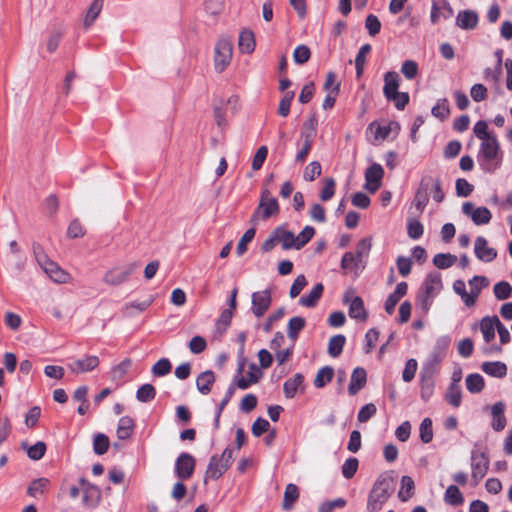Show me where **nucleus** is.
Listing matches in <instances>:
<instances>
[{
	"instance_id": "nucleus-51",
	"label": "nucleus",
	"mask_w": 512,
	"mask_h": 512,
	"mask_svg": "<svg viewBox=\"0 0 512 512\" xmlns=\"http://www.w3.org/2000/svg\"><path fill=\"white\" fill-rule=\"evenodd\" d=\"M321 164L318 161L309 163L303 173V178L306 181H314L318 176L321 175Z\"/></svg>"
},
{
	"instance_id": "nucleus-59",
	"label": "nucleus",
	"mask_w": 512,
	"mask_h": 512,
	"mask_svg": "<svg viewBox=\"0 0 512 512\" xmlns=\"http://www.w3.org/2000/svg\"><path fill=\"white\" fill-rule=\"evenodd\" d=\"M315 230L311 226H306L298 236H295L296 249H300L314 236Z\"/></svg>"
},
{
	"instance_id": "nucleus-27",
	"label": "nucleus",
	"mask_w": 512,
	"mask_h": 512,
	"mask_svg": "<svg viewBox=\"0 0 512 512\" xmlns=\"http://www.w3.org/2000/svg\"><path fill=\"white\" fill-rule=\"evenodd\" d=\"M323 289L324 287L321 283L316 284L308 295L302 296L299 299V304L304 307H314L321 298Z\"/></svg>"
},
{
	"instance_id": "nucleus-38",
	"label": "nucleus",
	"mask_w": 512,
	"mask_h": 512,
	"mask_svg": "<svg viewBox=\"0 0 512 512\" xmlns=\"http://www.w3.org/2000/svg\"><path fill=\"white\" fill-rule=\"evenodd\" d=\"M334 375V369L330 366H325L321 368L314 379V385L317 388L324 387L327 383H329Z\"/></svg>"
},
{
	"instance_id": "nucleus-56",
	"label": "nucleus",
	"mask_w": 512,
	"mask_h": 512,
	"mask_svg": "<svg viewBox=\"0 0 512 512\" xmlns=\"http://www.w3.org/2000/svg\"><path fill=\"white\" fill-rule=\"evenodd\" d=\"M420 438L422 442L429 443L433 439L432 421L430 418H425L420 424Z\"/></svg>"
},
{
	"instance_id": "nucleus-60",
	"label": "nucleus",
	"mask_w": 512,
	"mask_h": 512,
	"mask_svg": "<svg viewBox=\"0 0 512 512\" xmlns=\"http://www.w3.org/2000/svg\"><path fill=\"white\" fill-rule=\"evenodd\" d=\"M401 73L409 80L414 79L418 74L417 63L413 60L404 61L401 67Z\"/></svg>"
},
{
	"instance_id": "nucleus-32",
	"label": "nucleus",
	"mask_w": 512,
	"mask_h": 512,
	"mask_svg": "<svg viewBox=\"0 0 512 512\" xmlns=\"http://www.w3.org/2000/svg\"><path fill=\"white\" fill-rule=\"evenodd\" d=\"M424 181L426 182V186L428 187V191H431L433 194V199L441 203L444 200V192L441 187V182L438 178H433L431 176L424 177Z\"/></svg>"
},
{
	"instance_id": "nucleus-24",
	"label": "nucleus",
	"mask_w": 512,
	"mask_h": 512,
	"mask_svg": "<svg viewBox=\"0 0 512 512\" xmlns=\"http://www.w3.org/2000/svg\"><path fill=\"white\" fill-rule=\"evenodd\" d=\"M203 11L205 15L212 19H217L224 10V0H203Z\"/></svg>"
},
{
	"instance_id": "nucleus-33",
	"label": "nucleus",
	"mask_w": 512,
	"mask_h": 512,
	"mask_svg": "<svg viewBox=\"0 0 512 512\" xmlns=\"http://www.w3.org/2000/svg\"><path fill=\"white\" fill-rule=\"evenodd\" d=\"M414 480L410 476H402L401 487L398 492V497L401 501L406 502L414 494Z\"/></svg>"
},
{
	"instance_id": "nucleus-46",
	"label": "nucleus",
	"mask_w": 512,
	"mask_h": 512,
	"mask_svg": "<svg viewBox=\"0 0 512 512\" xmlns=\"http://www.w3.org/2000/svg\"><path fill=\"white\" fill-rule=\"evenodd\" d=\"M491 217L492 215L488 208L478 207L473 212L471 219L476 225H483L488 224L491 220Z\"/></svg>"
},
{
	"instance_id": "nucleus-26",
	"label": "nucleus",
	"mask_w": 512,
	"mask_h": 512,
	"mask_svg": "<svg viewBox=\"0 0 512 512\" xmlns=\"http://www.w3.org/2000/svg\"><path fill=\"white\" fill-rule=\"evenodd\" d=\"M238 45L242 53H252L255 49L254 33L248 29L241 31Z\"/></svg>"
},
{
	"instance_id": "nucleus-1",
	"label": "nucleus",
	"mask_w": 512,
	"mask_h": 512,
	"mask_svg": "<svg viewBox=\"0 0 512 512\" xmlns=\"http://www.w3.org/2000/svg\"><path fill=\"white\" fill-rule=\"evenodd\" d=\"M280 207L278 200L272 196L268 188H263L260 195L259 204L251 216L250 223L257 225L259 221H265L279 214Z\"/></svg>"
},
{
	"instance_id": "nucleus-19",
	"label": "nucleus",
	"mask_w": 512,
	"mask_h": 512,
	"mask_svg": "<svg viewBox=\"0 0 512 512\" xmlns=\"http://www.w3.org/2000/svg\"><path fill=\"white\" fill-rule=\"evenodd\" d=\"M135 423L134 420L129 416H123L119 419L117 425V437L121 440H127L131 438L134 433Z\"/></svg>"
},
{
	"instance_id": "nucleus-37",
	"label": "nucleus",
	"mask_w": 512,
	"mask_h": 512,
	"mask_svg": "<svg viewBox=\"0 0 512 512\" xmlns=\"http://www.w3.org/2000/svg\"><path fill=\"white\" fill-rule=\"evenodd\" d=\"M103 7V0H94L92 4L90 5L85 19H84V26L86 28L90 27L93 22L96 20L98 15L100 14Z\"/></svg>"
},
{
	"instance_id": "nucleus-44",
	"label": "nucleus",
	"mask_w": 512,
	"mask_h": 512,
	"mask_svg": "<svg viewBox=\"0 0 512 512\" xmlns=\"http://www.w3.org/2000/svg\"><path fill=\"white\" fill-rule=\"evenodd\" d=\"M457 260V257L452 254L439 253L433 258L434 265L439 269H446L451 267Z\"/></svg>"
},
{
	"instance_id": "nucleus-36",
	"label": "nucleus",
	"mask_w": 512,
	"mask_h": 512,
	"mask_svg": "<svg viewBox=\"0 0 512 512\" xmlns=\"http://www.w3.org/2000/svg\"><path fill=\"white\" fill-rule=\"evenodd\" d=\"M346 338L344 335L338 334L330 338L328 343V353L332 357H338L343 350Z\"/></svg>"
},
{
	"instance_id": "nucleus-2",
	"label": "nucleus",
	"mask_w": 512,
	"mask_h": 512,
	"mask_svg": "<svg viewBox=\"0 0 512 512\" xmlns=\"http://www.w3.org/2000/svg\"><path fill=\"white\" fill-rule=\"evenodd\" d=\"M233 55V44L228 37H220L214 47V69L222 73L231 63Z\"/></svg>"
},
{
	"instance_id": "nucleus-55",
	"label": "nucleus",
	"mask_w": 512,
	"mask_h": 512,
	"mask_svg": "<svg viewBox=\"0 0 512 512\" xmlns=\"http://www.w3.org/2000/svg\"><path fill=\"white\" fill-rule=\"evenodd\" d=\"M267 155H268V148L266 146H260L253 159H252V164H251V167L254 171H258L262 168L266 158H267Z\"/></svg>"
},
{
	"instance_id": "nucleus-15",
	"label": "nucleus",
	"mask_w": 512,
	"mask_h": 512,
	"mask_svg": "<svg viewBox=\"0 0 512 512\" xmlns=\"http://www.w3.org/2000/svg\"><path fill=\"white\" fill-rule=\"evenodd\" d=\"M500 320L497 316L484 317L480 322V329L483 334L484 340L489 343L495 337V330L498 329Z\"/></svg>"
},
{
	"instance_id": "nucleus-31",
	"label": "nucleus",
	"mask_w": 512,
	"mask_h": 512,
	"mask_svg": "<svg viewBox=\"0 0 512 512\" xmlns=\"http://www.w3.org/2000/svg\"><path fill=\"white\" fill-rule=\"evenodd\" d=\"M215 381V377L212 371L202 372L196 380L198 390L202 394H208L211 391L212 384Z\"/></svg>"
},
{
	"instance_id": "nucleus-42",
	"label": "nucleus",
	"mask_w": 512,
	"mask_h": 512,
	"mask_svg": "<svg viewBox=\"0 0 512 512\" xmlns=\"http://www.w3.org/2000/svg\"><path fill=\"white\" fill-rule=\"evenodd\" d=\"M484 385V379L480 374H470L466 378V387L471 393L481 392Z\"/></svg>"
},
{
	"instance_id": "nucleus-20",
	"label": "nucleus",
	"mask_w": 512,
	"mask_h": 512,
	"mask_svg": "<svg viewBox=\"0 0 512 512\" xmlns=\"http://www.w3.org/2000/svg\"><path fill=\"white\" fill-rule=\"evenodd\" d=\"M366 384V371L357 367L354 369L351 375L350 384L348 391L351 395L357 394Z\"/></svg>"
},
{
	"instance_id": "nucleus-29",
	"label": "nucleus",
	"mask_w": 512,
	"mask_h": 512,
	"mask_svg": "<svg viewBox=\"0 0 512 512\" xmlns=\"http://www.w3.org/2000/svg\"><path fill=\"white\" fill-rule=\"evenodd\" d=\"M274 231L279 243L282 244L283 249H296V239L294 233L287 231L282 227H277Z\"/></svg>"
},
{
	"instance_id": "nucleus-45",
	"label": "nucleus",
	"mask_w": 512,
	"mask_h": 512,
	"mask_svg": "<svg viewBox=\"0 0 512 512\" xmlns=\"http://www.w3.org/2000/svg\"><path fill=\"white\" fill-rule=\"evenodd\" d=\"M156 396V389L151 384H144L140 386L136 392V398L140 402H148Z\"/></svg>"
},
{
	"instance_id": "nucleus-57",
	"label": "nucleus",
	"mask_w": 512,
	"mask_h": 512,
	"mask_svg": "<svg viewBox=\"0 0 512 512\" xmlns=\"http://www.w3.org/2000/svg\"><path fill=\"white\" fill-rule=\"evenodd\" d=\"M45 452L46 444L42 441H38L27 449L28 457L35 461L40 460L44 456Z\"/></svg>"
},
{
	"instance_id": "nucleus-12",
	"label": "nucleus",
	"mask_w": 512,
	"mask_h": 512,
	"mask_svg": "<svg viewBox=\"0 0 512 512\" xmlns=\"http://www.w3.org/2000/svg\"><path fill=\"white\" fill-rule=\"evenodd\" d=\"M38 262L43 267L45 273L55 282L57 283H65L68 279V274L62 270L55 262L44 259L42 261L38 258Z\"/></svg>"
},
{
	"instance_id": "nucleus-48",
	"label": "nucleus",
	"mask_w": 512,
	"mask_h": 512,
	"mask_svg": "<svg viewBox=\"0 0 512 512\" xmlns=\"http://www.w3.org/2000/svg\"><path fill=\"white\" fill-rule=\"evenodd\" d=\"M151 302H152L151 300H145L142 302L128 303L124 306L123 313L126 316H133L137 312H142V311L146 310L150 306Z\"/></svg>"
},
{
	"instance_id": "nucleus-9",
	"label": "nucleus",
	"mask_w": 512,
	"mask_h": 512,
	"mask_svg": "<svg viewBox=\"0 0 512 512\" xmlns=\"http://www.w3.org/2000/svg\"><path fill=\"white\" fill-rule=\"evenodd\" d=\"M271 293L269 290H262L252 294V311L256 317H262L271 305Z\"/></svg>"
},
{
	"instance_id": "nucleus-50",
	"label": "nucleus",
	"mask_w": 512,
	"mask_h": 512,
	"mask_svg": "<svg viewBox=\"0 0 512 512\" xmlns=\"http://www.w3.org/2000/svg\"><path fill=\"white\" fill-rule=\"evenodd\" d=\"M453 290L455 291L456 294H458L461 297V299L463 300L467 307L473 306V299L472 297L468 296V292L466 291V285L463 280H456L453 283Z\"/></svg>"
},
{
	"instance_id": "nucleus-58",
	"label": "nucleus",
	"mask_w": 512,
	"mask_h": 512,
	"mask_svg": "<svg viewBox=\"0 0 512 512\" xmlns=\"http://www.w3.org/2000/svg\"><path fill=\"white\" fill-rule=\"evenodd\" d=\"M255 236V229H248L238 242L236 251L239 256L243 255L247 251V244L252 241Z\"/></svg>"
},
{
	"instance_id": "nucleus-39",
	"label": "nucleus",
	"mask_w": 512,
	"mask_h": 512,
	"mask_svg": "<svg viewBox=\"0 0 512 512\" xmlns=\"http://www.w3.org/2000/svg\"><path fill=\"white\" fill-rule=\"evenodd\" d=\"M445 501L450 505H461L464 502V498L459 488L455 485H450L445 492Z\"/></svg>"
},
{
	"instance_id": "nucleus-8",
	"label": "nucleus",
	"mask_w": 512,
	"mask_h": 512,
	"mask_svg": "<svg viewBox=\"0 0 512 512\" xmlns=\"http://www.w3.org/2000/svg\"><path fill=\"white\" fill-rule=\"evenodd\" d=\"M384 170L380 164H372L365 172V189L375 193L381 186Z\"/></svg>"
},
{
	"instance_id": "nucleus-41",
	"label": "nucleus",
	"mask_w": 512,
	"mask_h": 512,
	"mask_svg": "<svg viewBox=\"0 0 512 512\" xmlns=\"http://www.w3.org/2000/svg\"><path fill=\"white\" fill-rule=\"evenodd\" d=\"M132 366V361L130 359H124L121 363L114 366L111 369V379L113 381H119L124 378V376L128 373L129 369Z\"/></svg>"
},
{
	"instance_id": "nucleus-54",
	"label": "nucleus",
	"mask_w": 512,
	"mask_h": 512,
	"mask_svg": "<svg viewBox=\"0 0 512 512\" xmlns=\"http://www.w3.org/2000/svg\"><path fill=\"white\" fill-rule=\"evenodd\" d=\"M494 295L499 300H505L510 297L512 292L511 285L506 281L498 282L494 285Z\"/></svg>"
},
{
	"instance_id": "nucleus-6",
	"label": "nucleus",
	"mask_w": 512,
	"mask_h": 512,
	"mask_svg": "<svg viewBox=\"0 0 512 512\" xmlns=\"http://www.w3.org/2000/svg\"><path fill=\"white\" fill-rule=\"evenodd\" d=\"M472 478L477 485L489 469V458L485 452L473 451L471 455Z\"/></svg>"
},
{
	"instance_id": "nucleus-52",
	"label": "nucleus",
	"mask_w": 512,
	"mask_h": 512,
	"mask_svg": "<svg viewBox=\"0 0 512 512\" xmlns=\"http://www.w3.org/2000/svg\"><path fill=\"white\" fill-rule=\"evenodd\" d=\"M311 57V51L308 46L306 45H299L295 48L293 52V60L297 64H304L308 62V60Z\"/></svg>"
},
{
	"instance_id": "nucleus-5",
	"label": "nucleus",
	"mask_w": 512,
	"mask_h": 512,
	"mask_svg": "<svg viewBox=\"0 0 512 512\" xmlns=\"http://www.w3.org/2000/svg\"><path fill=\"white\" fill-rule=\"evenodd\" d=\"M345 304L349 305V316L356 320L365 322L368 318V313L365 309L363 300L354 294L352 290L345 292L343 296Z\"/></svg>"
},
{
	"instance_id": "nucleus-10",
	"label": "nucleus",
	"mask_w": 512,
	"mask_h": 512,
	"mask_svg": "<svg viewBox=\"0 0 512 512\" xmlns=\"http://www.w3.org/2000/svg\"><path fill=\"white\" fill-rule=\"evenodd\" d=\"M383 483L374 485L367 502V509L369 512H377L381 509L382 505L388 499L386 488H383Z\"/></svg>"
},
{
	"instance_id": "nucleus-13",
	"label": "nucleus",
	"mask_w": 512,
	"mask_h": 512,
	"mask_svg": "<svg viewBox=\"0 0 512 512\" xmlns=\"http://www.w3.org/2000/svg\"><path fill=\"white\" fill-rule=\"evenodd\" d=\"M99 365L97 356H87L83 359H77L67 366L72 373L80 374L94 370Z\"/></svg>"
},
{
	"instance_id": "nucleus-23",
	"label": "nucleus",
	"mask_w": 512,
	"mask_h": 512,
	"mask_svg": "<svg viewBox=\"0 0 512 512\" xmlns=\"http://www.w3.org/2000/svg\"><path fill=\"white\" fill-rule=\"evenodd\" d=\"M456 22L462 29H474L478 23V15L473 10L461 11L457 15Z\"/></svg>"
},
{
	"instance_id": "nucleus-25",
	"label": "nucleus",
	"mask_w": 512,
	"mask_h": 512,
	"mask_svg": "<svg viewBox=\"0 0 512 512\" xmlns=\"http://www.w3.org/2000/svg\"><path fill=\"white\" fill-rule=\"evenodd\" d=\"M468 284L470 287V292L468 293V296L472 297L474 306L482 289L486 288L489 285V280L485 276H474L472 279L469 280Z\"/></svg>"
},
{
	"instance_id": "nucleus-7",
	"label": "nucleus",
	"mask_w": 512,
	"mask_h": 512,
	"mask_svg": "<svg viewBox=\"0 0 512 512\" xmlns=\"http://www.w3.org/2000/svg\"><path fill=\"white\" fill-rule=\"evenodd\" d=\"M196 460L189 453H181L175 463V472L180 480L189 479L195 469Z\"/></svg>"
},
{
	"instance_id": "nucleus-11",
	"label": "nucleus",
	"mask_w": 512,
	"mask_h": 512,
	"mask_svg": "<svg viewBox=\"0 0 512 512\" xmlns=\"http://www.w3.org/2000/svg\"><path fill=\"white\" fill-rule=\"evenodd\" d=\"M487 240L479 236L475 240L474 252L476 257L484 262H491L497 257V251L494 248L488 247Z\"/></svg>"
},
{
	"instance_id": "nucleus-49",
	"label": "nucleus",
	"mask_w": 512,
	"mask_h": 512,
	"mask_svg": "<svg viewBox=\"0 0 512 512\" xmlns=\"http://www.w3.org/2000/svg\"><path fill=\"white\" fill-rule=\"evenodd\" d=\"M103 281L110 286H118L124 283L120 268L116 267L107 271L104 275Z\"/></svg>"
},
{
	"instance_id": "nucleus-43",
	"label": "nucleus",
	"mask_w": 512,
	"mask_h": 512,
	"mask_svg": "<svg viewBox=\"0 0 512 512\" xmlns=\"http://www.w3.org/2000/svg\"><path fill=\"white\" fill-rule=\"evenodd\" d=\"M371 46L369 44H364L358 51L355 65H356V74L357 77L360 78L364 71V66L366 62V55L370 52Z\"/></svg>"
},
{
	"instance_id": "nucleus-28",
	"label": "nucleus",
	"mask_w": 512,
	"mask_h": 512,
	"mask_svg": "<svg viewBox=\"0 0 512 512\" xmlns=\"http://www.w3.org/2000/svg\"><path fill=\"white\" fill-rule=\"evenodd\" d=\"M299 498V490L298 487L295 484H288L286 486L283 502H282V508L286 511L291 510L295 504V502Z\"/></svg>"
},
{
	"instance_id": "nucleus-3",
	"label": "nucleus",
	"mask_w": 512,
	"mask_h": 512,
	"mask_svg": "<svg viewBox=\"0 0 512 512\" xmlns=\"http://www.w3.org/2000/svg\"><path fill=\"white\" fill-rule=\"evenodd\" d=\"M232 460L233 451L230 448H226L221 456H212L205 472V482L207 479H219L230 467Z\"/></svg>"
},
{
	"instance_id": "nucleus-64",
	"label": "nucleus",
	"mask_w": 512,
	"mask_h": 512,
	"mask_svg": "<svg viewBox=\"0 0 512 512\" xmlns=\"http://www.w3.org/2000/svg\"><path fill=\"white\" fill-rule=\"evenodd\" d=\"M324 183V187L320 192V199L322 201H328L335 193V180L333 178H326Z\"/></svg>"
},
{
	"instance_id": "nucleus-17",
	"label": "nucleus",
	"mask_w": 512,
	"mask_h": 512,
	"mask_svg": "<svg viewBox=\"0 0 512 512\" xmlns=\"http://www.w3.org/2000/svg\"><path fill=\"white\" fill-rule=\"evenodd\" d=\"M262 377L261 370L257 367L256 364L249 365V371L247 373V377L241 376L236 380V385L240 389H247L251 384H255Z\"/></svg>"
},
{
	"instance_id": "nucleus-18",
	"label": "nucleus",
	"mask_w": 512,
	"mask_h": 512,
	"mask_svg": "<svg viewBox=\"0 0 512 512\" xmlns=\"http://www.w3.org/2000/svg\"><path fill=\"white\" fill-rule=\"evenodd\" d=\"M429 201V191L426 186L424 178H422L420 185L416 191L412 205L415 207L417 212L421 214Z\"/></svg>"
},
{
	"instance_id": "nucleus-30",
	"label": "nucleus",
	"mask_w": 512,
	"mask_h": 512,
	"mask_svg": "<svg viewBox=\"0 0 512 512\" xmlns=\"http://www.w3.org/2000/svg\"><path fill=\"white\" fill-rule=\"evenodd\" d=\"M481 368L486 374L497 378H502L507 373V367L502 362H484Z\"/></svg>"
},
{
	"instance_id": "nucleus-40",
	"label": "nucleus",
	"mask_w": 512,
	"mask_h": 512,
	"mask_svg": "<svg viewBox=\"0 0 512 512\" xmlns=\"http://www.w3.org/2000/svg\"><path fill=\"white\" fill-rule=\"evenodd\" d=\"M110 445L109 437L103 433H98L94 436L93 450L97 455H103L107 452Z\"/></svg>"
},
{
	"instance_id": "nucleus-35",
	"label": "nucleus",
	"mask_w": 512,
	"mask_h": 512,
	"mask_svg": "<svg viewBox=\"0 0 512 512\" xmlns=\"http://www.w3.org/2000/svg\"><path fill=\"white\" fill-rule=\"evenodd\" d=\"M303 383V375L297 373L293 378L288 379L284 383V393L287 398H293L299 387H301Z\"/></svg>"
},
{
	"instance_id": "nucleus-47",
	"label": "nucleus",
	"mask_w": 512,
	"mask_h": 512,
	"mask_svg": "<svg viewBox=\"0 0 512 512\" xmlns=\"http://www.w3.org/2000/svg\"><path fill=\"white\" fill-rule=\"evenodd\" d=\"M317 119L315 116L310 117L308 120H306L303 124V130L301 133V137L303 139H309L313 141V138L316 135V128H317Z\"/></svg>"
},
{
	"instance_id": "nucleus-22",
	"label": "nucleus",
	"mask_w": 512,
	"mask_h": 512,
	"mask_svg": "<svg viewBox=\"0 0 512 512\" xmlns=\"http://www.w3.org/2000/svg\"><path fill=\"white\" fill-rule=\"evenodd\" d=\"M505 404L503 402L495 403L491 408L492 413V428L495 431H501L506 426V419L504 416Z\"/></svg>"
},
{
	"instance_id": "nucleus-14",
	"label": "nucleus",
	"mask_w": 512,
	"mask_h": 512,
	"mask_svg": "<svg viewBox=\"0 0 512 512\" xmlns=\"http://www.w3.org/2000/svg\"><path fill=\"white\" fill-rule=\"evenodd\" d=\"M50 480L45 477L34 479L27 487V495L38 499L43 497L50 488Z\"/></svg>"
},
{
	"instance_id": "nucleus-63",
	"label": "nucleus",
	"mask_w": 512,
	"mask_h": 512,
	"mask_svg": "<svg viewBox=\"0 0 512 512\" xmlns=\"http://www.w3.org/2000/svg\"><path fill=\"white\" fill-rule=\"evenodd\" d=\"M432 114L440 119H445L450 114L449 104L446 99L439 100L432 108Z\"/></svg>"
},
{
	"instance_id": "nucleus-62",
	"label": "nucleus",
	"mask_w": 512,
	"mask_h": 512,
	"mask_svg": "<svg viewBox=\"0 0 512 512\" xmlns=\"http://www.w3.org/2000/svg\"><path fill=\"white\" fill-rule=\"evenodd\" d=\"M295 94L293 91H288L280 100L279 107H278V113L286 117L289 114L291 102L294 98Z\"/></svg>"
},
{
	"instance_id": "nucleus-16",
	"label": "nucleus",
	"mask_w": 512,
	"mask_h": 512,
	"mask_svg": "<svg viewBox=\"0 0 512 512\" xmlns=\"http://www.w3.org/2000/svg\"><path fill=\"white\" fill-rule=\"evenodd\" d=\"M442 289V281L440 274H429L424 283L425 302L436 296Z\"/></svg>"
},
{
	"instance_id": "nucleus-4",
	"label": "nucleus",
	"mask_w": 512,
	"mask_h": 512,
	"mask_svg": "<svg viewBox=\"0 0 512 512\" xmlns=\"http://www.w3.org/2000/svg\"><path fill=\"white\" fill-rule=\"evenodd\" d=\"M480 154L484 157L486 161L484 164L485 170L493 171L499 166V144L494 136L488 139H484V141H482Z\"/></svg>"
},
{
	"instance_id": "nucleus-61",
	"label": "nucleus",
	"mask_w": 512,
	"mask_h": 512,
	"mask_svg": "<svg viewBox=\"0 0 512 512\" xmlns=\"http://www.w3.org/2000/svg\"><path fill=\"white\" fill-rule=\"evenodd\" d=\"M358 460L356 458L347 459L342 465V474L346 479H351L358 469Z\"/></svg>"
},
{
	"instance_id": "nucleus-34",
	"label": "nucleus",
	"mask_w": 512,
	"mask_h": 512,
	"mask_svg": "<svg viewBox=\"0 0 512 512\" xmlns=\"http://www.w3.org/2000/svg\"><path fill=\"white\" fill-rule=\"evenodd\" d=\"M306 320L303 317H292L287 326L288 337L295 341L298 338L299 332L305 327Z\"/></svg>"
},
{
	"instance_id": "nucleus-53",
	"label": "nucleus",
	"mask_w": 512,
	"mask_h": 512,
	"mask_svg": "<svg viewBox=\"0 0 512 512\" xmlns=\"http://www.w3.org/2000/svg\"><path fill=\"white\" fill-rule=\"evenodd\" d=\"M458 379H455V381H458ZM446 400L454 407H458L461 403V391L459 386L454 382L449 387V390L446 394Z\"/></svg>"
},
{
	"instance_id": "nucleus-21",
	"label": "nucleus",
	"mask_w": 512,
	"mask_h": 512,
	"mask_svg": "<svg viewBox=\"0 0 512 512\" xmlns=\"http://www.w3.org/2000/svg\"><path fill=\"white\" fill-rule=\"evenodd\" d=\"M399 75L394 71H389L384 75L383 92L386 99H391L392 95L398 92Z\"/></svg>"
}]
</instances>
